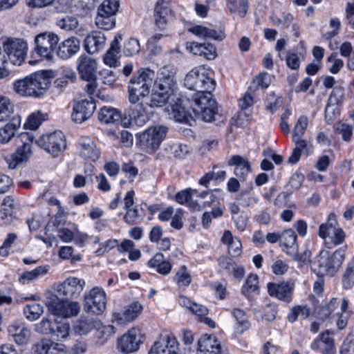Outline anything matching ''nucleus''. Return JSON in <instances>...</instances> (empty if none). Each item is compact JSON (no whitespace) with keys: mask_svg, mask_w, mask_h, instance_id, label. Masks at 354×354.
Listing matches in <instances>:
<instances>
[{"mask_svg":"<svg viewBox=\"0 0 354 354\" xmlns=\"http://www.w3.org/2000/svg\"><path fill=\"white\" fill-rule=\"evenodd\" d=\"M338 228L335 215L330 214L327 221L319 226V236L324 240L328 239Z\"/></svg>","mask_w":354,"mask_h":354,"instance_id":"2f4dec72","label":"nucleus"},{"mask_svg":"<svg viewBox=\"0 0 354 354\" xmlns=\"http://www.w3.org/2000/svg\"><path fill=\"white\" fill-rule=\"evenodd\" d=\"M55 77L52 70H39L13 83L14 91L21 97L39 98L49 88Z\"/></svg>","mask_w":354,"mask_h":354,"instance_id":"f257e3e1","label":"nucleus"},{"mask_svg":"<svg viewBox=\"0 0 354 354\" xmlns=\"http://www.w3.org/2000/svg\"><path fill=\"white\" fill-rule=\"evenodd\" d=\"M93 327L92 322L84 317H81L73 325L75 333L80 335H86Z\"/></svg>","mask_w":354,"mask_h":354,"instance_id":"a18cd8bd","label":"nucleus"},{"mask_svg":"<svg viewBox=\"0 0 354 354\" xmlns=\"http://www.w3.org/2000/svg\"><path fill=\"white\" fill-rule=\"evenodd\" d=\"M106 295L102 288L95 286L85 293L84 308L86 312L100 315L106 308Z\"/></svg>","mask_w":354,"mask_h":354,"instance_id":"9d476101","label":"nucleus"},{"mask_svg":"<svg viewBox=\"0 0 354 354\" xmlns=\"http://www.w3.org/2000/svg\"><path fill=\"white\" fill-rule=\"evenodd\" d=\"M148 354H179V342L173 334H167L156 341Z\"/></svg>","mask_w":354,"mask_h":354,"instance_id":"dca6fc26","label":"nucleus"},{"mask_svg":"<svg viewBox=\"0 0 354 354\" xmlns=\"http://www.w3.org/2000/svg\"><path fill=\"white\" fill-rule=\"evenodd\" d=\"M139 329H129L118 340V348L124 353L128 354L138 350L142 341Z\"/></svg>","mask_w":354,"mask_h":354,"instance_id":"a211bd4d","label":"nucleus"},{"mask_svg":"<svg viewBox=\"0 0 354 354\" xmlns=\"http://www.w3.org/2000/svg\"><path fill=\"white\" fill-rule=\"evenodd\" d=\"M140 50L139 41L135 38L129 39L124 46V53L125 56H132L138 53Z\"/></svg>","mask_w":354,"mask_h":354,"instance_id":"bf43d9fd","label":"nucleus"},{"mask_svg":"<svg viewBox=\"0 0 354 354\" xmlns=\"http://www.w3.org/2000/svg\"><path fill=\"white\" fill-rule=\"evenodd\" d=\"M339 302L337 299H332L328 304L320 308L318 311L319 317L322 319H326L330 317L333 312L337 308Z\"/></svg>","mask_w":354,"mask_h":354,"instance_id":"603ef678","label":"nucleus"},{"mask_svg":"<svg viewBox=\"0 0 354 354\" xmlns=\"http://www.w3.org/2000/svg\"><path fill=\"white\" fill-rule=\"evenodd\" d=\"M314 351H320L322 354H335L336 349L334 339L328 330L322 333L310 344Z\"/></svg>","mask_w":354,"mask_h":354,"instance_id":"4be33fe9","label":"nucleus"},{"mask_svg":"<svg viewBox=\"0 0 354 354\" xmlns=\"http://www.w3.org/2000/svg\"><path fill=\"white\" fill-rule=\"evenodd\" d=\"M271 78L270 75L264 73L257 75L256 77L253 80L252 84H254L256 88H261L264 89L269 86Z\"/></svg>","mask_w":354,"mask_h":354,"instance_id":"69168bd1","label":"nucleus"},{"mask_svg":"<svg viewBox=\"0 0 354 354\" xmlns=\"http://www.w3.org/2000/svg\"><path fill=\"white\" fill-rule=\"evenodd\" d=\"M43 312V306L36 302L26 304L24 308V313L26 317L31 322L37 320L41 315Z\"/></svg>","mask_w":354,"mask_h":354,"instance_id":"ea45409f","label":"nucleus"},{"mask_svg":"<svg viewBox=\"0 0 354 354\" xmlns=\"http://www.w3.org/2000/svg\"><path fill=\"white\" fill-rule=\"evenodd\" d=\"M197 345L198 354H228L214 335H202Z\"/></svg>","mask_w":354,"mask_h":354,"instance_id":"aec40b11","label":"nucleus"},{"mask_svg":"<svg viewBox=\"0 0 354 354\" xmlns=\"http://www.w3.org/2000/svg\"><path fill=\"white\" fill-rule=\"evenodd\" d=\"M169 14V6H156L154 9V21L158 28L162 30L166 27Z\"/></svg>","mask_w":354,"mask_h":354,"instance_id":"4c0bfd02","label":"nucleus"},{"mask_svg":"<svg viewBox=\"0 0 354 354\" xmlns=\"http://www.w3.org/2000/svg\"><path fill=\"white\" fill-rule=\"evenodd\" d=\"M105 42L106 37L103 33L93 32L84 39V48L88 53H95L103 48Z\"/></svg>","mask_w":354,"mask_h":354,"instance_id":"cd10ccee","label":"nucleus"},{"mask_svg":"<svg viewBox=\"0 0 354 354\" xmlns=\"http://www.w3.org/2000/svg\"><path fill=\"white\" fill-rule=\"evenodd\" d=\"M98 119L104 124H114L120 121L121 113L115 108L104 106L98 113Z\"/></svg>","mask_w":354,"mask_h":354,"instance_id":"7c9ffc66","label":"nucleus"},{"mask_svg":"<svg viewBox=\"0 0 354 354\" xmlns=\"http://www.w3.org/2000/svg\"><path fill=\"white\" fill-rule=\"evenodd\" d=\"M344 94V88L340 86H336L332 91L328 99V102L331 105H336L342 101Z\"/></svg>","mask_w":354,"mask_h":354,"instance_id":"774afa93","label":"nucleus"},{"mask_svg":"<svg viewBox=\"0 0 354 354\" xmlns=\"http://www.w3.org/2000/svg\"><path fill=\"white\" fill-rule=\"evenodd\" d=\"M262 320L270 322L275 318L277 313V308L274 304H268L261 311H259Z\"/></svg>","mask_w":354,"mask_h":354,"instance_id":"5fc2aeb1","label":"nucleus"},{"mask_svg":"<svg viewBox=\"0 0 354 354\" xmlns=\"http://www.w3.org/2000/svg\"><path fill=\"white\" fill-rule=\"evenodd\" d=\"M254 102V100L252 91V86H250L245 95L239 99V106L243 111L251 107Z\"/></svg>","mask_w":354,"mask_h":354,"instance_id":"680f3d73","label":"nucleus"},{"mask_svg":"<svg viewBox=\"0 0 354 354\" xmlns=\"http://www.w3.org/2000/svg\"><path fill=\"white\" fill-rule=\"evenodd\" d=\"M126 213L123 217L125 223L129 225H133L137 223L140 218L139 210L137 206L125 209Z\"/></svg>","mask_w":354,"mask_h":354,"instance_id":"0e129e2a","label":"nucleus"},{"mask_svg":"<svg viewBox=\"0 0 354 354\" xmlns=\"http://www.w3.org/2000/svg\"><path fill=\"white\" fill-rule=\"evenodd\" d=\"M149 118L148 111L144 104L138 103L125 112L124 117L121 116L120 121L123 127H129L133 124L142 126Z\"/></svg>","mask_w":354,"mask_h":354,"instance_id":"2eb2a0df","label":"nucleus"},{"mask_svg":"<svg viewBox=\"0 0 354 354\" xmlns=\"http://www.w3.org/2000/svg\"><path fill=\"white\" fill-rule=\"evenodd\" d=\"M76 71H73L71 68H66L64 73V77H59L55 81L57 86H65L69 82H73L76 79L77 71H78L81 80L88 82L86 86V91L89 95L95 93L97 84L95 80L97 79V73L95 68H75Z\"/></svg>","mask_w":354,"mask_h":354,"instance_id":"423d86ee","label":"nucleus"},{"mask_svg":"<svg viewBox=\"0 0 354 354\" xmlns=\"http://www.w3.org/2000/svg\"><path fill=\"white\" fill-rule=\"evenodd\" d=\"M95 24L103 30H110L115 26L114 16L105 15L102 13H97Z\"/></svg>","mask_w":354,"mask_h":354,"instance_id":"09e8293b","label":"nucleus"},{"mask_svg":"<svg viewBox=\"0 0 354 354\" xmlns=\"http://www.w3.org/2000/svg\"><path fill=\"white\" fill-rule=\"evenodd\" d=\"M189 30L195 35L204 39H212L216 41H222L225 37V33L223 31H216L214 29H211L203 26H195L189 28Z\"/></svg>","mask_w":354,"mask_h":354,"instance_id":"c756f323","label":"nucleus"},{"mask_svg":"<svg viewBox=\"0 0 354 354\" xmlns=\"http://www.w3.org/2000/svg\"><path fill=\"white\" fill-rule=\"evenodd\" d=\"M270 19L274 26L288 27L293 20V17L292 15L286 13L283 15V19H281L277 15L272 14L270 16Z\"/></svg>","mask_w":354,"mask_h":354,"instance_id":"e2e57ef3","label":"nucleus"},{"mask_svg":"<svg viewBox=\"0 0 354 354\" xmlns=\"http://www.w3.org/2000/svg\"><path fill=\"white\" fill-rule=\"evenodd\" d=\"M232 315L236 321L234 327L237 333L241 334L250 328L248 317L243 310L234 308L232 311Z\"/></svg>","mask_w":354,"mask_h":354,"instance_id":"473e14b6","label":"nucleus"},{"mask_svg":"<svg viewBox=\"0 0 354 354\" xmlns=\"http://www.w3.org/2000/svg\"><path fill=\"white\" fill-rule=\"evenodd\" d=\"M23 142L21 146H19L16 151L7 159V163L10 169H14L17 167L26 164L31 157L32 139L28 133L20 135Z\"/></svg>","mask_w":354,"mask_h":354,"instance_id":"f8f14e48","label":"nucleus"},{"mask_svg":"<svg viewBox=\"0 0 354 354\" xmlns=\"http://www.w3.org/2000/svg\"><path fill=\"white\" fill-rule=\"evenodd\" d=\"M167 132L168 128L165 125L149 127L137 135L138 143L147 153H153L160 147Z\"/></svg>","mask_w":354,"mask_h":354,"instance_id":"6e6552de","label":"nucleus"},{"mask_svg":"<svg viewBox=\"0 0 354 354\" xmlns=\"http://www.w3.org/2000/svg\"><path fill=\"white\" fill-rule=\"evenodd\" d=\"M53 330L52 336L57 340H62L67 338L69 335L70 325L65 320H58L54 319Z\"/></svg>","mask_w":354,"mask_h":354,"instance_id":"f704fd0d","label":"nucleus"},{"mask_svg":"<svg viewBox=\"0 0 354 354\" xmlns=\"http://www.w3.org/2000/svg\"><path fill=\"white\" fill-rule=\"evenodd\" d=\"M280 241L283 251L288 253V249L297 246V235L292 229H288L281 233Z\"/></svg>","mask_w":354,"mask_h":354,"instance_id":"e433bc0d","label":"nucleus"},{"mask_svg":"<svg viewBox=\"0 0 354 354\" xmlns=\"http://www.w3.org/2000/svg\"><path fill=\"white\" fill-rule=\"evenodd\" d=\"M142 310V306L138 301L131 303L125 309L127 315L129 317L127 319H130L131 322H132L140 315Z\"/></svg>","mask_w":354,"mask_h":354,"instance_id":"052dcab7","label":"nucleus"},{"mask_svg":"<svg viewBox=\"0 0 354 354\" xmlns=\"http://www.w3.org/2000/svg\"><path fill=\"white\" fill-rule=\"evenodd\" d=\"M156 73L150 68H140L128 85L129 101L134 105L148 96Z\"/></svg>","mask_w":354,"mask_h":354,"instance_id":"f03ea898","label":"nucleus"},{"mask_svg":"<svg viewBox=\"0 0 354 354\" xmlns=\"http://www.w3.org/2000/svg\"><path fill=\"white\" fill-rule=\"evenodd\" d=\"M54 320L43 319L41 322L36 325V331L42 334L52 335L53 330Z\"/></svg>","mask_w":354,"mask_h":354,"instance_id":"338daca9","label":"nucleus"},{"mask_svg":"<svg viewBox=\"0 0 354 354\" xmlns=\"http://www.w3.org/2000/svg\"><path fill=\"white\" fill-rule=\"evenodd\" d=\"M259 277L257 274H250L242 287V292L246 297H249L252 292L258 290Z\"/></svg>","mask_w":354,"mask_h":354,"instance_id":"c03bdc74","label":"nucleus"},{"mask_svg":"<svg viewBox=\"0 0 354 354\" xmlns=\"http://www.w3.org/2000/svg\"><path fill=\"white\" fill-rule=\"evenodd\" d=\"M185 86L189 90L196 93H212L215 88V82L210 77V71L207 68H194L185 77Z\"/></svg>","mask_w":354,"mask_h":354,"instance_id":"20e7f679","label":"nucleus"},{"mask_svg":"<svg viewBox=\"0 0 354 354\" xmlns=\"http://www.w3.org/2000/svg\"><path fill=\"white\" fill-rule=\"evenodd\" d=\"M342 285L346 288H351L354 285V257L348 262L342 278Z\"/></svg>","mask_w":354,"mask_h":354,"instance_id":"de8ad7c7","label":"nucleus"},{"mask_svg":"<svg viewBox=\"0 0 354 354\" xmlns=\"http://www.w3.org/2000/svg\"><path fill=\"white\" fill-rule=\"evenodd\" d=\"M156 79L150 103L144 104L147 109L164 106L174 93L175 82L171 75L162 71Z\"/></svg>","mask_w":354,"mask_h":354,"instance_id":"7ed1b4c3","label":"nucleus"},{"mask_svg":"<svg viewBox=\"0 0 354 354\" xmlns=\"http://www.w3.org/2000/svg\"><path fill=\"white\" fill-rule=\"evenodd\" d=\"M236 199L241 201L244 207H250L259 201V197L254 194H249L248 192H241L236 197Z\"/></svg>","mask_w":354,"mask_h":354,"instance_id":"864d4df0","label":"nucleus"},{"mask_svg":"<svg viewBox=\"0 0 354 354\" xmlns=\"http://www.w3.org/2000/svg\"><path fill=\"white\" fill-rule=\"evenodd\" d=\"M48 270V269L46 266H39L31 271L26 272L22 274L19 280L24 284L28 283L31 281L35 280L39 277L45 275Z\"/></svg>","mask_w":354,"mask_h":354,"instance_id":"a19ab883","label":"nucleus"},{"mask_svg":"<svg viewBox=\"0 0 354 354\" xmlns=\"http://www.w3.org/2000/svg\"><path fill=\"white\" fill-rule=\"evenodd\" d=\"M267 288L268 294L271 297H276L288 303H290L292 299V292L295 289L293 282L268 283Z\"/></svg>","mask_w":354,"mask_h":354,"instance_id":"412c9836","label":"nucleus"},{"mask_svg":"<svg viewBox=\"0 0 354 354\" xmlns=\"http://www.w3.org/2000/svg\"><path fill=\"white\" fill-rule=\"evenodd\" d=\"M46 306L53 315H59L64 318L77 316L81 308L79 302L62 299L55 295L48 298Z\"/></svg>","mask_w":354,"mask_h":354,"instance_id":"1a4fd4ad","label":"nucleus"},{"mask_svg":"<svg viewBox=\"0 0 354 354\" xmlns=\"http://www.w3.org/2000/svg\"><path fill=\"white\" fill-rule=\"evenodd\" d=\"M308 126V119L306 115H300L292 130V136L303 137Z\"/></svg>","mask_w":354,"mask_h":354,"instance_id":"8fccbe9b","label":"nucleus"},{"mask_svg":"<svg viewBox=\"0 0 354 354\" xmlns=\"http://www.w3.org/2000/svg\"><path fill=\"white\" fill-rule=\"evenodd\" d=\"M47 117L48 115L46 113H44L40 111L32 113L27 118L24 127L27 129L35 130L44 121L47 120Z\"/></svg>","mask_w":354,"mask_h":354,"instance_id":"58836bf2","label":"nucleus"},{"mask_svg":"<svg viewBox=\"0 0 354 354\" xmlns=\"http://www.w3.org/2000/svg\"><path fill=\"white\" fill-rule=\"evenodd\" d=\"M119 8L118 0H104L98 7L97 12L114 16Z\"/></svg>","mask_w":354,"mask_h":354,"instance_id":"79ce46f5","label":"nucleus"},{"mask_svg":"<svg viewBox=\"0 0 354 354\" xmlns=\"http://www.w3.org/2000/svg\"><path fill=\"white\" fill-rule=\"evenodd\" d=\"M183 100L181 98H177L174 104L167 107V111L169 118L180 123H187L192 118L190 114L183 106Z\"/></svg>","mask_w":354,"mask_h":354,"instance_id":"a878e982","label":"nucleus"},{"mask_svg":"<svg viewBox=\"0 0 354 354\" xmlns=\"http://www.w3.org/2000/svg\"><path fill=\"white\" fill-rule=\"evenodd\" d=\"M345 259V249H337L332 255L326 250H322L315 258L314 266H318L319 272L330 275L335 274L342 266Z\"/></svg>","mask_w":354,"mask_h":354,"instance_id":"0eeeda50","label":"nucleus"},{"mask_svg":"<svg viewBox=\"0 0 354 354\" xmlns=\"http://www.w3.org/2000/svg\"><path fill=\"white\" fill-rule=\"evenodd\" d=\"M57 25L63 30L71 31L77 27L78 21L73 16H66L58 20Z\"/></svg>","mask_w":354,"mask_h":354,"instance_id":"13d9d810","label":"nucleus"},{"mask_svg":"<svg viewBox=\"0 0 354 354\" xmlns=\"http://www.w3.org/2000/svg\"><path fill=\"white\" fill-rule=\"evenodd\" d=\"M40 354H64L65 346L49 339L42 340L39 345Z\"/></svg>","mask_w":354,"mask_h":354,"instance_id":"72a5a7b5","label":"nucleus"},{"mask_svg":"<svg viewBox=\"0 0 354 354\" xmlns=\"http://www.w3.org/2000/svg\"><path fill=\"white\" fill-rule=\"evenodd\" d=\"M95 109V104L92 97L75 101L71 118L75 122L81 124L92 116Z\"/></svg>","mask_w":354,"mask_h":354,"instance_id":"f3484780","label":"nucleus"},{"mask_svg":"<svg viewBox=\"0 0 354 354\" xmlns=\"http://www.w3.org/2000/svg\"><path fill=\"white\" fill-rule=\"evenodd\" d=\"M12 112V104L9 98L0 95V122L6 121Z\"/></svg>","mask_w":354,"mask_h":354,"instance_id":"49530a36","label":"nucleus"},{"mask_svg":"<svg viewBox=\"0 0 354 354\" xmlns=\"http://www.w3.org/2000/svg\"><path fill=\"white\" fill-rule=\"evenodd\" d=\"M192 109L196 117L208 122L214 120L215 115L218 113V108L216 101L212 98V93H196L192 96Z\"/></svg>","mask_w":354,"mask_h":354,"instance_id":"39448f33","label":"nucleus"},{"mask_svg":"<svg viewBox=\"0 0 354 354\" xmlns=\"http://www.w3.org/2000/svg\"><path fill=\"white\" fill-rule=\"evenodd\" d=\"M122 39L120 35H116L111 41L110 48L104 56V63L109 66H118L122 64L120 54V41Z\"/></svg>","mask_w":354,"mask_h":354,"instance_id":"5701e85b","label":"nucleus"},{"mask_svg":"<svg viewBox=\"0 0 354 354\" xmlns=\"http://www.w3.org/2000/svg\"><path fill=\"white\" fill-rule=\"evenodd\" d=\"M197 190L194 189H186L176 193L175 196L176 201L180 205L187 204L191 200L192 195L196 194Z\"/></svg>","mask_w":354,"mask_h":354,"instance_id":"6e6d98bb","label":"nucleus"},{"mask_svg":"<svg viewBox=\"0 0 354 354\" xmlns=\"http://www.w3.org/2000/svg\"><path fill=\"white\" fill-rule=\"evenodd\" d=\"M64 42H65V52L66 59H68L80 50V41L77 38L72 37L66 39Z\"/></svg>","mask_w":354,"mask_h":354,"instance_id":"3c124183","label":"nucleus"},{"mask_svg":"<svg viewBox=\"0 0 354 354\" xmlns=\"http://www.w3.org/2000/svg\"><path fill=\"white\" fill-rule=\"evenodd\" d=\"M7 58L12 65L20 66L24 62L27 50V44L19 39H8L3 45Z\"/></svg>","mask_w":354,"mask_h":354,"instance_id":"4468645a","label":"nucleus"},{"mask_svg":"<svg viewBox=\"0 0 354 354\" xmlns=\"http://www.w3.org/2000/svg\"><path fill=\"white\" fill-rule=\"evenodd\" d=\"M311 314V309L308 305H297L293 306L288 314V319L294 323L298 317L302 319L308 318Z\"/></svg>","mask_w":354,"mask_h":354,"instance_id":"c9c22d12","label":"nucleus"},{"mask_svg":"<svg viewBox=\"0 0 354 354\" xmlns=\"http://www.w3.org/2000/svg\"><path fill=\"white\" fill-rule=\"evenodd\" d=\"M8 332L18 344H26L30 335V330L21 322H15L8 328Z\"/></svg>","mask_w":354,"mask_h":354,"instance_id":"bb28decb","label":"nucleus"},{"mask_svg":"<svg viewBox=\"0 0 354 354\" xmlns=\"http://www.w3.org/2000/svg\"><path fill=\"white\" fill-rule=\"evenodd\" d=\"M78 151L80 156L84 159L96 161L100 158L99 150L94 141L88 137H82L79 140Z\"/></svg>","mask_w":354,"mask_h":354,"instance_id":"b1692460","label":"nucleus"},{"mask_svg":"<svg viewBox=\"0 0 354 354\" xmlns=\"http://www.w3.org/2000/svg\"><path fill=\"white\" fill-rule=\"evenodd\" d=\"M336 131L341 134L342 139L348 142L351 139L353 127L351 124L345 122H338L335 125Z\"/></svg>","mask_w":354,"mask_h":354,"instance_id":"4d7b16f0","label":"nucleus"},{"mask_svg":"<svg viewBox=\"0 0 354 354\" xmlns=\"http://www.w3.org/2000/svg\"><path fill=\"white\" fill-rule=\"evenodd\" d=\"M228 166H234V175L241 181L246 179V176L251 171V167L249 162L239 155L231 156L227 160Z\"/></svg>","mask_w":354,"mask_h":354,"instance_id":"393cba45","label":"nucleus"},{"mask_svg":"<svg viewBox=\"0 0 354 354\" xmlns=\"http://www.w3.org/2000/svg\"><path fill=\"white\" fill-rule=\"evenodd\" d=\"M174 281L179 287H187L192 281V277L185 266H182L174 277Z\"/></svg>","mask_w":354,"mask_h":354,"instance_id":"37998d69","label":"nucleus"},{"mask_svg":"<svg viewBox=\"0 0 354 354\" xmlns=\"http://www.w3.org/2000/svg\"><path fill=\"white\" fill-rule=\"evenodd\" d=\"M37 144L54 156H57L66 147L65 136L60 131L41 136L37 139Z\"/></svg>","mask_w":354,"mask_h":354,"instance_id":"9b49d317","label":"nucleus"},{"mask_svg":"<svg viewBox=\"0 0 354 354\" xmlns=\"http://www.w3.org/2000/svg\"><path fill=\"white\" fill-rule=\"evenodd\" d=\"M85 285L83 279L69 277L57 286V292L66 297L76 298L81 294Z\"/></svg>","mask_w":354,"mask_h":354,"instance_id":"6ab92c4d","label":"nucleus"},{"mask_svg":"<svg viewBox=\"0 0 354 354\" xmlns=\"http://www.w3.org/2000/svg\"><path fill=\"white\" fill-rule=\"evenodd\" d=\"M59 41L57 35L52 32H42L35 37V52L40 57L51 62L56 45Z\"/></svg>","mask_w":354,"mask_h":354,"instance_id":"ddd939ff","label":"nucleus"},{"mask_svg":"<svg viewBox=\"0 0 354 354\" xmlns=\"http://www.w3.org/2000/svg\"><path fill=\"white\" fill-rule=\"evenodd\" d=\"M187 49L196 55L203 56L208 60H213L217 56L216 48L212 44H200L193 42L189 46H187Z\"/></svg>","mask_w":354,"mask_h":354,"instance_id":"c85d7f7f","label":"nucleus"}]
</instances>
